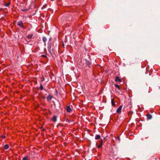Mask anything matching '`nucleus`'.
<instances>
[{
	"instance_id": "nucleus-1",
	"label": "nucleus",
	"mask_w": 160,
	"mask_h": 160,
	"mask_svg": "<svg viewBox=\"0 0 160 160\" xmlns=\"http://www.w3.org/2000/svg\"><path fill=\"white\" fill-rule=\"evenodd\" d=\"M81 64L82 65V66L84 68L85 67L87 66L90 67L91 63L89 61L86 59H83L82 61Z\"/></svg>"
},
{
	"instance_id": "nucleus-2",
	"label": "nucleus",
	"mask_w": 160,
	"mask_h": 160,
	"mask_svg": "<svg viewBox=\"0 0 160 160\" xmlns=\"http://www.w3.org/2000/svg\"><path fill=\"white\" fill-rule=\"evenodd\" d=\"M48 50L51 56H52V53H55V52L54 51V50L53 49H52L51 48V45H48Z\"/></svg>"
},
{
	"instance_id": "nucleus-3",
	"label": "nucleus",
	"mask_w": 160,
	"mask_h": 160,
	"mask_svg": "<svg viewBox=\"0 0 160 160\" xmlns=\"http://www.w3.org/2000/svg\"><path fill=\"white\" fill-rule=\"evenodd\" d=\"M122 108V105H120L119 107L117 109L116 112L120 114L121 112V110Z\"/></svg>"
},
{
	"instance_id": "nucleus-4",
	"label": "nucleus",
	"mask_w": 160,
	"mask_h": 160,
	"mask_svg": "<svg viewBox=\"0 0 160 160\" xmlns=\"http://www.w3.org/2000/svg\"><path fill=\"white\" fill-rule=\"evenodd\" d=\"M18 26H19L20 27L23 28V25L22 22V21H19L18 22Z\"/></svg>"
},
{
	"instance_id": "nucleus-5",
	"label": "nucleus",
	"mask_w": 160,
	"mask_h": 160,
	"mask_svg": "<svg viewBox=\"0 0 160 160\" xmlns=\"http://www.w3.org/2000/svg\"><path fill=\"white\" fill-rule=\"evenodd\" d=\"M66 110L68 112H70L72 111V110L69 106H68L67 107Z\"/></svg>"
},
{
	"instance_id": "nucleus-6",
	"label": "nucleus",
	"mask_w": 160,
	"mask_h": 160,
	"mask_svg": "<svg viewBox=\"0 0 160 160\" xmlns=\"http://www.w3.org/2000/svg\"><path fill=\"white\" fill-rule=\"evenodd\" d=\"M115 81L116 82H121L122 81V80L119 77L117 76L116 78Z\"/></svg>"
},
{
	"instance_id": "nucleus-7",
	"label": "nucleus",
	"mask_w": 160,
	"mask_h": 160,
	"mask_svg": "<svg viewBox=\"0 0 160 160\" xmlns=\"http://www.w3.org/2000/svg\"><path fill=\"white\" fill-rule=\"evenodd\" d=\"M103 140L102 139L101 140L100 142V144L98 145L97 147L98 148H100L102 147V145Z\"/></svg>"
},
{
	"instance_id": "nucleus-8",
	"label": "nucleus",
	"mask_w": 160,
	"mask_h": 160,
	"mask_svg": "<svg viewBox=\"0 0 160 160\" xmlns=\"http://www.w3.org/2000/svg\"><path fill=\"white\" fill-rule=\"evenodd\" d=\"M33 34H30L27 36L28 39L29 40H30V39L32 38L33 36Z\"/></svg>"
},
{
	"instance_id": "nucleus-9",
	"label": "nucleus",
	"mask_w": 160,
	"mask_h": 160,
	"mask_svg": "<svg viewBox=\"0 0 160 160\" xmlns=\"http://www.w3.org/2000/svg\"><path fill=\"white\" fill-rule=\"evenodd\" d=\"M147 118L148 119H150L152 118V116L150 114H147L146 115Z\"/></svg>"
},
{
	"instance_id": "nucleus-10",
	"label": "nucleus",
	"mask_w": 160,
	"mask_h": 160,
	"mask_svg": "<svg viewBox=\"0 0 160 160\" xmlns=\"http://www.w3.org/2000/svg\"><path fill=\"white\" fill-rule=\"evenodd\" d=\"M52 98V97L51 95H48L47 98V99L48 101L51 100Z\"/></svg>"
},
{
	"instance_id": "nucleus-11",
	"label": "nucleus",
	"mask_w": 160,
	"mask_h": 160,
	"mask_svg": "<svg viewBox=\"0 0 160 160\" xmlns=\"http://www.w3.org/2000/svg\"><path fill=\"white\" fill-rule=\"evenodd\" d=\"M100 135H96L95 137V139L96 140L99 139L100 138Z\"/></svg>"
},
{
	"instance_id": "nucleus-12",
	"label": "nucleus",
	"mask_w": 160,
	"mask_h": 160,
	"mask_svg": "<svg viewBox=\"0 0 160 160\" xmlns=\"http://www.w3.org/2000/svg\"><path fill=\"white\" fill-rule=\"evenodd\" d=\"M52 121H53L54 122H55L57 121V117L56 116H54L53 117V118L52 119Z\"/></svg>"
},
{
	"instance_id": "nucleus-13",
	"label": "nucleus",
	"mask_w": 160,
	"mask_h": 160,
	"mask_svg": "<svg viewBox=\"0 0 160 160\" xmlns=\"http://www.w3.org/2000/svg\"><path fill=\"white\" fill-rule=\"evenodd\" d=\"M111 103H112V106H115V104L114 103L113 98L112 99V100H111Z\"/></svg>"
},
{
	"instance_id": "nucleus-14",
	"label": "nucleus",
	"mask_w": 160,
	"mask_h": 160,
	"mask_svg": "<svg viewBox=\"0 0 160 160\" xmlns=\"http://www.w3.org/2000/svg\"><path fill=\"white\" fill-rule=\"evenodd\" d=\"M9 148V145L8 144H6L4 146V148L5 149H7Z\"/></svg>"
},
{
	"instance_id": "nucleus-15",
	"label": "nucleus",
	"mask_w": 160,
	"mask_h": 160,
	"mask_svg": "<svg viewBox=\"0 0 160 160\" xmlns=\"http://www.w3.org/2000/svg\"><path fill=\"white\" fill-rule=\"evenodd\" d=\"M42 40H43V42L45 43L47 41V39L45 37H42Z\"/></svg>"
},
{
	"instance_id": "nucleus-16",
	"label": "nucleus",
	"mask_w": 160,
	"mask_h": 160,
	"mask_svg": "<svg viewBox=\"0 0 160 160\" xmlns=\"http://www.w3.org/2000/svg\"><path fill=\"white\" fill-rule=\"evenodd\" d=\"M115 86L116 88H118L119 90H120V88L119 85H118L117 84H115Z\"/></svg>"
},
{
	"instance_id": "nucleus-17",
	"label": "nucleus",
	"mask_w": 160,
	"mask_h": 160,
	"mask_svg": "<svg viewBox=\"0 0 160 160\" xmlns=\"http://www.w3.org/2000/svg\"><path fill=\"white\" fill-rule=\"evenodd\" d=\"M10 4V2L8 3H6L5 4V6L6 7H8Z\"/></svg>"
},
{
	"instance_id": "nucleus-18",
	"label": "nucleus",
	"mask_w": 160,
	"mask_h": 160,
	"mask_svg": "<svg viewBox=\"0 0 160 160\" xmlns=\"http://www.w3.org/2000/svg\"><path fill=\"white\" fill-rule=\"evenodd\" d=\"M40 89L41 90H42L43 89V86L42 84L40 85Z\"/></svg>"
},
{
	"instance_id": "nucleus-19",
	"label": "nucleus",
	"mask_w": 160,
	"mask_h": 160,
	"mask_svg": "<svg viewBox=\"0 0 160 160\" xmlns=\"http://www.w3.org/2000/svg\"><path fill=\"white\" fill-rule=\"evenodd\" d=\"M22 160H28V157H24L23 158Z\"/></svg>"
},
{
	"instance_id": "nucleus-20",
	"label": "nucleus",
	"mask_w": 160,
	"mask_h": 160,
	"mask_svg": "<svg viewBox=\"0 0 160 160\" xmlns=\"http://www.w3.org/2000/svg\"><path fill=\"white\" fill-rule=\"evenodd\" d=\"M66 121L68 122H70L71 121L73 122V121L72 120H70L69 119H66Z\"/></svg>"
},
{
	"instance_id": "nucleus-21",
	"label": "nucleus",
	"mask_w": 160,
	"mask_h": 160,
	"mask_svg": "<svg viewBox=\"0 0 160 160\" xmlns=\"http://www.w3.org/2000/svg\"><path fill=\"white\" fill-rule=\"evenodd\" d=\"M117 138H118V142H120V137H119V136H118V137H117Z\"/></svg>"
},
{
	"instance_id": "nucleus-22",
	"label": "nucleus",
	"mask_w": 160,
	"mask_h": 160,
	"mask_svg": "<svg viewBox=\"0 0 160 160\" xmlns=\"http://www.w3.org/2000/svg\"><path fill=\"white\" fill-rule=\"evenodd\" d=\"M42 56L43 57H47V56L44 55H42Z\"/></svg>"
},
{
	"instance_id": "nucleus-23",
	"label": "nucleus",
	"mask_w": 160,
	"mask_h": 160,
	"mask_svg": "<svg viewBox=\"0 0 160 160\" xmlns=\"http://www.w3.org/2000/svg\"><path fill=\"white\" fill-rule=\"evenodd\" d=\"M44 78L42 79L41 80V81H43L44 80Z\"/></svg>"
},
{
	"instance_id": "nucleus-24",
	"label": "nucleus",
	"mask_w": 160,
	"mask_h": 160,
	"mask_svg": "<svg viewBox=\"0 0 160 160\" xmlns=\"http://www.w3.org/2000/svg\"><path fill=\"white\" fill-rule=\"evenodd\" d=\"M5 138V136H2V138Z\"/></svg>"
}]
</instances>
